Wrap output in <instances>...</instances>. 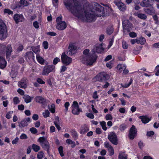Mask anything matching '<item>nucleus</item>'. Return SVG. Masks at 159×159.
<instances>
[{
  "label": "nucleus",
  "mask_w": 159,
  "mask_h": 159,
  "mask_svg": "<svg viewBox=\"0 0 159 159\" xmlns=\"http://www.w3.org/2000/svg\"><path fill=\"white\" fill-rule=\"evenodd\" d=\"M64 3L66 8L75 16L83 22H91L96 20V16H105L104 7L97 3H92L96 11L86 12L84 10L89 6L86 0H64Z\"/></svg>",
  "instance_id": "obj_1"
},
{
  "label": "nucleus",
  "mask_w": 159,
  "mask_h": 159,
  "mask_svg": "<svg viewBox=\"0 0 159 159\" xmlns=\"http://www.w3.org/2000/svg\"><path fill=\"white\" fill-rule=\"evenodd\" d=\"M89 50L86 49L83 52L84 56L82 57V62L88 65H92L97 60V56L95 53L89 52Z\"/></svg>",
  "instance_id": "obj_2"
},
{
  "label": "nucleus",
  "mask_w": 159,
  "mask_h": 159,
  "mask_svg": "<svg viewBox=\"0 0 159 159\" xmlns=\"http://www.w3.org/2000/svg\"><path fill=\"white\" fill-rule=\"evenodd\" d=\"M7 30L5 24L0 19V39L6 38L7 36Z\"/></svg>",
  "instance_id": "obj_3"
},
{
  "label": "nucleus",
  "mask_w": 159,
  "mask_h": 159,
  "mask_svg": "<svg viewBox=\"0 0 159 159\" xmlns=\"http://www.w3.org/2000/svg\"><path fill=\"white\" fill-rule=\"evenodd\" d=\"M42 148L46 150L48 152L49 151L50 146L47 139L44 137H40L38 140Z\"/></svg>",
  "instance_id": "obj_4"
},
{
  "label": "nucleus",
  "mask_w": 159,
  "mask_h": 159,
  "mask_svg": "<svg viewBox=\"0 0 159 159\" xmlns=\"http://www.w3.org/2000/svg\"><path fill=\"white\" fill-rule=\"evenodd\" d=\"M62 17L61 16L57 17L56 19V28L59 30H63L67 27L66 23L64 21H62Z\"/></svg>",
  "instance_id": "obj_5"
},
{
  "label": "nucleus",
  "mask_w": 159,
  "mask_h": 159,
  "mask_svg": "<svg viewBox=\"0 0 159 159\" xmlns=\"http://www.w3.org/2000/svg\"><path fill=\"white\" fill-rule=\"evenodd\" d=\"M0 50L1 53H5L6 52L7 57L9 56L11 52H12V48L10 45H8L6 47L3 44L0 45Z\"/></svg>",
  "instance_id": "obj_6"
},
{
  "label": "nucleus",
  "mask_w": 159,
  "mask_h": 159,
  "mask_svg": "<svg viewBox=\"0 0 159 159\" xmlns=\"http://www.w3.org/2000/svg\"><path fill=\"white\" fill-rule=\"evenodd\" d=\"M107 75L105 73L101 72L97 75L93 79V81H102L107 80L106 77Z\"/></svg>",
  "instance_id": "obj_7"
},
{
  "label": "nucleus",
  "mask_w": 159,
  "mask_h": 159,
  "mask_svg": "<svg viewBox=\"0 0 159 159\" xmlns=\"http://www.w3.org/2000/svg\"><path fill=\"white\" fill-rule=\"evenodd\" d=\"M61 59L62 63L66 65H69L72 62V58L68 57L65 53H62Z\"/></svg>",
  "instance_id": "obj_8"
},
{
  "label": "nucleus",
  "mask_w": 159,
  "mask_h": 159,
  "mask_svg": "<svg viewBox=\"0 0 159 159\" xmlns=\"http://www.w3.org/2000/svg\"><path fill=\"white\" fill-rule=\"evenodd\" d=\"M123 31L124 33L129 32L132 30V24L128 20H124L122 22Z\"/></svg>",
  "instance_id": "obj_9"
},
{
  "label": "nucleus",
  "mask_w": 159,
  "mask_h": 159,
  "mask_svg": "<svg viewBox=\"0 0 159 159\" xmlns=\"http://www.w3.org/2000/svg\"><path fill=\"white\" fill-rule=\"evenodd\" d=\"M72 113L75 115H78L80 113L82 112V109L79 108L78 102L76 101H74L72 105Z\"/></svg>",
  "instance_id": "obj_10"
},
{
  "label": "nucleus",
  "mask_w": 159,
  "mask_h": 159,
  "mask_svg": "<svg viewBox=\"0 0 159 159\" xmlns=\"http://www.w3.org/2000/svg\"><path fill=\"white\" fill-rule=\"evenodd\" d=\"M55 66L53 65L45 66L43 70L42 74L43 75H48L50 72L55 71Z\"/></svg>",
  "instance_id": "obj_11"
},
{
  "label": "nucleus",
  "mask_w": 159,
  "mask_h": 159,
  "mask_svg": "<svg viewBox=\"0 0 159 159\" xmlns=\"http://www.w3.org/2000/svg\"><path fill=\"white\" fill-rule=\"evenodd\" d=\"M108 138L112 143L115 145L118 144L117 136L116 134L114 132H111L108 135Z\"/></svg>",
  "instance_id": "obj_12"
},
{
  "label": "nucleus",
  "mask_w": 159,
  "mask_h": 159,
  "mask_svg": "<svg viewBox=\"0 0 159 159\" xmlns=\"http://www.w3.org/2000/svg\"><path fill=\"white\" fill-rule=\"evenodd\" d=\"M77 47L74 43H71L69 44L67 53L69 55L72 56L76 52Z\"/></svg>",
  "instance_id": "obj_13"
},
{
  "label": "nucleus",
  "mask_w": 159,
  "mask_h": 159,
  "mask_svg": "<svg viewBox=\"0 0 159 159\" xmlns=\"http://www.w3.org/2000/svg\"><path fill=\"white\" fill-rule=\"evenodd\" d=\"M28 83L27 79L25 77L22 78L19 81L17 85L19 87L22 89H25L27 87Z\"/></svg>",
  "instance_id": "obj_14"
},
{
  "label": "nucleus",
  "mask_w": 159,
  "mask_h": 159,
  "mask_svg": "<svg viewBox=\"0 0 159 159\" xmlns=\"http://www.w3.org/2000/svg\"><path fill=\"white\" fill-rule=\"evenodd\" d=\"M137 135V130L134 125H132L130 129L129 137L131 139L134 138Z\"/></svg>",
  "instance_id": "obj_15"
},
{
  "label": "nucleus",
  "mask_w": 159,
  "mask_h": 159,
  "mask_svg": "<svg viewBox=\"0 0 159 159\" xmlns=\"http://www.w3.org/2000/svg\"><path fill=\"white\" fill-rule=\"evenodd\" d=\"M114 3L120 11H124L126 10V8L125 5L121 2L120 0H115L114 1Z\"/></svg>",
  "instance_id": "obj_16"
},
{
  "label": "nucleus",
  "mask_w": 159,
  "mask_h": 159,
  "mask_svg": "<svg viewBox=\"0 0 159 159\" xmlns=\"http://www.w3.org/2000/svg\"><path fill=\"white\" fill-rule=\"evenodd\" d=\"M103 50V49L102 47V44H96L94 47L92 51V52L93 53L96 52L98 53H100Z\"/></svg>",
  "instance_id": "obj_17"
},
{
  "label": "nucleus",
  "mask_w": 159,
  "mask_h": 159,
  "mask_svg": "<svg viewBox=\"0 0 159 159\" xmlns=\"http://www.w3.org/2000/svg\"><path fill=\"white\" fill-rule=\"evenodd\" d=\"M13 18L16 24L20 22H22L24 20V17L22 15L16 14L14 15Z\"/></svg>",
  "instance_id": "obj_18"
},
{
  "label": "nucleus",
  "mask_w": 159,
  "mask_h": 159,
  "mask_svg": "<svg viewBox=\"0 0 159 159\" xmlns=\"http://www.w3.org/2000/svg\"><path fill=\"white\" fill-rule=\"evenodd\" d=\"M7 61L3 57L0 56V68L4 69L7 66Z\"/></svg>",
  "instance_id": "obj_19"
},
{
  "label": "nucleus",
  "mask_w": 159,
  "mask_h": 159,
  "mask_svg": "<svg viewBox=\"0 0 159 159\" xmlns=\"http://www.w3.org/2000/svg\"><path fill=\"white\" fill-rule=\"evenodd\" d=\"M89 130V128L86 125H84L81 126L80 129V133L81 134H84L88 131Z\"/></svg>",
  "instance_id": "obj_20"
},
{
  "label": "nucleus",
  "mask_w": 159,
  "mask_h": 159,
  "mask_svg": "<svg viewBox=\"0 0 159 159\" xmlns=\"http://www.w3.org/2000/svg\"><path fill=\"white\" fill-rule=\"evenodd\" d=\"M36 102L40 103H44L46 102V100L42 96H36L35 98Z\"/></svg>",
  "instance_id": "obj_21"
},
{
  "label": "nucleus",
  "mask_w": 159,
  "mask_h": 159,
  "mask_svg": "<svg viewBox=\"0 0 159 159\" xmlns=\"http://www.w3.org/2000/svg\"><path fill=\"white\" fill-rule=\"evenodd\" d=\"M144 11L147 14L149 15L154 14L155 12L154 8L151 6L149 8L145 9Z\"/></svg>",
  "instance_id": "obj_22"
},
{
  "label": "nucleus",
  "mask_w": 159,
  "mask_h": 159,
  "mask_svg": "<svg viewBox=\"0 0 159 159\" xmlns=\"http://www.w3.org/2000/svg\"><path fill=\"white\" fill-rule=\"evenodd\" d=\"M33 98V97H30L29 95L27 94L24 95L23 97V98L24 99L25 102L26 103L31 102Z\"/></svg>",
  "instance_id": "obj_23"
},
{
  "label": "nucleus",
  "mask_w": 159,
  "mask_h": 159,
  "mask_svg": "<svg viewBox=\"0 0 159 159\" xmlns=\"http://www.w3.org/2000/svg\"><path fill=\"white\" fill-rule=\"evenodd\" d=\"M140 5L143 7H149L151 6L150 1L149 0H143L140 3Z\"/></svg>",
  "instance_id": "obj_24"
},
{
  "label": "nucleus",
  "mask_w": 159,
  "mask_h": 159,
  "mask_svg": "<svg viewBox=\"0 0 159 159\" xmlns=\"http://www.w3.org/2000/svg\"><path fill=\"white\" fill-rule=\"evenodd\" d=\"M116 68L118 70L121 72L126 69V66L125 64H118Z\"/></svg>",
  "instance_id": "obj_25"
},
{
  "label": "nucleus",
  "mask_w": 159,
  "mask_h": 159,
  "mask_svg": "<svg viewBox=\"0 0 159 159\" xmlns=\"http://www.w3.org/2000/svg\"><path fill=\"white\" fill-rule=\"evenodd\" d=\"M139 118L141 119L143 123L146 124L150 120L147 116H142L139 117Z\"/></svg>",
  "instance_id": "obj_26"
},
{
  "label": "nucleus",
  "mask_w": 159,
  "mask_h": 159,
  "mask_svg": "<svg viewBox=\"0 0 159 159\" xmlns=\"http://www.w3.org/2000/svg\"><path fill=\"white\" fill-rule=\"evenodd\" d=\"M127 156L125 152H120L119 155V159H127Z\"/></svg>",
  "instance_id": "obj_27"
},
{
  "label": "nucleus",
  "mask_w": 159,
  "mask_h": 159,
  "mask_svg": "<svg viewBox=\"0 0 159 159\" xmlns=\"http://www.w3.org/2000/svg\"><path fill=\"white\" fill-rule=\"evenodd\" d=\"M36 59L38 62L41 65L43 64L44 63V60L43 59L39 54H37L36 55Z\"/></svg>",
  "instance_id": "obj_28"
},
{
  "label": "nucleus",
  "mask_w": 159,
  "mask_h": 159,
  "mask_svg": "<svg viewBox=\"0 0 159 159\" xmlns=\"http://www.w3.org/2000/svg\"><path fill=\"white\" fill-rule=\"evenodd\" d=\"M71 134L74 139L75 140L77 139L78 138V134L77 132L74 129L71 131Z\"/></svg>",
  "instance_id": "obj_29"
},
{
  "label": "nucleus",
  "mask_w": 159,
  "mask_h": 159,
  "mask_svg": "<svg viewBox=\"0 0 159 159\" xmlns=\"http://www.w3.org/2000/svg\"><path fill=\"white\" fill-rule=\"evenodd\" d=\"M20 127L22 128L27 126L28 125V123H26L24 119L18 123Z\"/></svg>",
  "instance_id": "obj_30"
},
{
  "label": "nucleus",
  "mask_w": 159,
  "mask_h": 159,
  "mask_svg": "<svg viewBox=\"0 0 159 159\" xmlns=\"http://www.w3.org/2000/svg\"><path fill=\"white\" fill-rule=\"evenodd\" d=\"M100 124L103 130L106 131L107 129V128L106 126V123L105 121H102L100 122Z\"/></svg>",
  "instance_id": "obj_31"
},
{
  "label": "nucleus",
  "mask_w": 159,
  "mask_h": 159,
  "mask_svg": "<svg viewBox=\"0 0 159 159\" xmlns=\"http://www.w3.org/2000/svg\"><path fill=\"white\" fill-rule=\"evenodd\" d=\"M32 51L35 54H38V53L40 51V46H38L35 47H33L32 48Z\"/></svg>",
  "instance_id": "obj_32"
},
{
  "label": "nucleus",
  "mask_w": 159,
  "mask_h": 159,
  "mask_svg": "<svg viewBox=\"0 0 159 159\" xmlns=\"http://www.w3.org/2000/svg\"><path fill=\"white\" fill-rule=\"evenodd\" d=\"M25 57L28 58L29 59L32 57H34L33 52L30 51L26 52L25 56Z\"/></svg>",
  "instance_id": "obj_33"
},
{
  "label": "nucleus",
  "mask_w": 159,
  "mask_h": 159,
  "mask_svg": "<svg viewBox=\"0 0 159 159\" xmlns=\"http://www.w3.org/2000/svg\"><path fill=\"white\" fill-rule=\"evenodd\" d=\"M32 148L34 151L37 152L40 150V148L38 145L33 144L32 145Z\"/></svg>",
  "instance_id": "obj_34"
},
{
  "label": "nucleus",
  "mask_w": 159,
  "mask_h": 159,
  "mask_svg": "<svg viewBox=\"0 0 159 159\" xmlns=\"http://www.w3.org/2000/svg\"><path fill=\"white\" fill-rule=\"evenodd\" d=\"M13 101L14 105H17L20 103V100L17 97H15L13 98Z\"/></svg>",
  "instance_id": "obj_35"
},
{
  "label": "nucleus",
  "mask_w": 159,
  "mask_h": 159,
  "mask_svg": "<svg viewBox=\"0 0 159 159\" xmlns=\"http://www.w3.org/2000/svg\"><path fill=\"white\" fill-rule=\"evenodd\" d=\"M138 17L142 19H145L147 18V16L144 14L139 13L137 14Z\"/></svg>",
  "instance_id": "obj_36"
},
{
  "label": "nucleus",
  "mask_w": 159,
  "mask_h": 159,
  "mask_svg": "<svg viewBox=\"0 0 159 159\" xmlns=\"http://www.w3.org/2000/svg\"><path fill=\"white\" fill-rule=\"evenodd\" d=\"M44 153L43 151H40L38 152L37 155V157L38 159H42Z\"/></svg>",
  "instance_id": "obj_37"
},
{
  "label": "nucleus",
  "mask_w": 159,
  "mask_h": 159,
  "mask_svg": "<svg viewBox=\"0 0 159 159\" xmlns=\"http://www.w3.org/2000/svg\"><path fill=\"white\" fill-rule=\"evenodd\" d=\"M138 41L139 42L138 44L140 43L142 45L146 41L145 39L143 37L140 38L139 39H138Z\"/></svg>",
  "instance_id": "obj_38"
},
{
  "label": "nucleus",
  "mask_w": 159,
  "mask_h": 159,
  "mask_svg": "<svg viewBox=\"0 0 159 159\" xmlns=\"http://www.w3.org/2000/svg\"><path fill=\"white\" fill-rule=\"evenodd\" d=\"M113 28L112 27H109L107 29V33L109 34H111L113 31Z\"/></svg>",
  "instance_id": "obj_39"
},
{
  "label": "nucleus",
  "mask_w": 159,
  "mask_h": 159,
  "mask_svg": "<svg viewBox=\"0 0 159 159\" xmlns=\"http://www.w3.org/2000/svg\"><path fill=\"white\" fill-rule=\"evenodd\" d=\"M105 119L107 120H111L113 119V117L111 114H108L105 116Z\"/></svg>",
  "instance_id": "obj_40"
},
{
  "label": "nucleus",
  "mask_w": 159,
  "mask_h": 159,
  "mask_svg": "<svg viewBox=\"0 0 159 159\" xmlns=\"http://www.w3.org/2000/svg\"><path fill=\"white\" fill-rule=\"evenodd\" d=\"M4 12L5 14L7 13L8 15H12L13 12L9 9H5L4 10Z\"/></svg>",
  "instance_id": "obj_41"
},
{
  "label": "nucleus",
  "mask_w": 159,
  "mask_h": 159,
  "mask_svg": "<svg viewBox=\"0 0 159 159\" xmlns=\"http://www.w3.org/2000/svg\"><path fill=\"white\" fill-rule=\"evenodd\" d=\"M13 113V111L8 112L6 115V117L8 119H10L11 118Z\"/></svg>",
  "instance_id": "obj_42"
},
{
  "label": "nucleus",
  "mask_w": 159,
  "mask_h": 159,
  "mask_svg": "<svg viewBox=\"0 0 159 159\" xmlns=\"http://www.w3.org/2000/svg\"><path fill=\"white\" fill-rule=\"evenodd\" d=\"M50 113L48 110H46L44 112H43V115L45 118H47L49 116Z\"/></svg>",
  "instance_id": "obj_43"
},
{
  "label": "nucleus",
  "mask_w": 159,
  "mask_h": 159,
  "mask_svg": "<svg viewBox=\"0 0 159 159\" xmlns=\"http://www.w3.org/2000/svg\"><path fill=\"white\" fill-rule=\"evenodd\" d=\"M49 110L52 113L55 112V106L54 104H52L51 105V107L49 108Z\"/></svg>",
  "instance_id": "obj_44"
},
{
  "label": "nucleus",
  "mask_w": 159,
  "mask_h": 159,
  "mask_svg": "<svg viewBox=\"0 0 159 159\" xmlns=\"http://www.w3.org/2000/svg\"><path fill=\"white\" fill-rule=\"evenodd\" d=\"M20 2V3L24 6H27L29 4V3L25 0H21Z\"/></svg>",
  "instance_id": "obj_45"
},
{
  "label": "nucleus",
  "mask_w": 159,
  "mask_h": 159,
  "mask_svg": "<svg viewBox=\"0 0 159 159\" xmlns=\"http://www.w3.org/2000/svg\"><path fill=\"white\" fill-rule=\"evenodd\" d=\"M58 151L61 157L64 156V154L63 152V147L62 146H60L58 148Z\"/></svg>",
  "instance_id": "obj_46"
},
{
  "label": "nucleus",
  "mask_w": 159,
  "mask_h": 159,
  "mask_svg": "<svg viewBox=\"0 0 159 159\" xmlns=\"http://www.w3.org/2000/svg\"><path fill=\"white\" fill-rule=\"evenodd\" d=\"M70 106V103L69 102H66L64 104V107H65V109L64 110L66 112L68 110V107Z\"/></svg>",
  "instance_id": "obj_47"
},
{
  "label": "nucleus",
  "mask_w": 159,
  "mask_h": 159,
  "mask_svg": "<svg viewBox=\"0 0 159 159\" xmlns=\"http://www.w3.org/2000/svg\"><path fill=\"white\" fill-rule=\"evenodd\" d=\"M60 61V59L59 58L56 57L55 58L53 61V64L54 65L57 64L58 62Z\"/></svg>",
  "instance_id": "obj_48"
},
{
  "label": "nucleus",
  "mask_w": 159,
  "mask_h": 159,
  "mask_svg": "<svg viewBox=\"0 0 159 159\" xmlns=\"http://www.w3.org/2000/svg\"><path fill=\"white\" fill-rule=\"evenodd\" d=\"M30 131L33 134H36L37 132V129L34 127H32L30 129Z\"/></svg>",
  "instance_id": "obj_49"
},
{
  "label": "nucleus",
  "mask_w": 159,
  "mask_h": 159,
  "mask_svg": "<svg viewBox=\"0 0 159 159\" xmlns=\"http://www.w3.org/2000/svg\"><path fill=\"white\" fill-rule=\"evenodd\" d=\"M109 152V155L110 156L113 155L114 154V150L112 147L108 149Z\"/></svg>",
  "instance_id": "obj_50"
},
{
  "label": "nucleus",
  "mask_w": 159,
  "mask_h": 159,
  "mask_svg": "<svg viewBox=\"0 0 159 159\" xmlns=\"http://www.w3.org/2000/svg\"><path fill=\"white\" fill-rule=\"evenodd\" d=\"M122 47L124 49H127L128 47V45L126 42L125 41L122 42Z\"/></svg>",
  "instance_id": "obj_51"
},
{
  "label": "nucleus",
  "mask_w": 159,
  "mask_h": 159,
  "mask_svg": "<svg viewBox=\"0 0 159 159\" xmlns=\"http://www.w3.org/2000/svg\"><path fill=\"white\" fill-rule=\"evenodd\" d=\"M86 115L88 117L91 119H93L94 118V115L92 113H86Z\"/></svg>",
  "instance_id": "obj_52"
},
{
  "label": "nucleus",
  "mask_w": 159,
  "mask_h": 159,
  "mask_svg": "<svg viewBox=\"0 0 159 159\" xmlns=\"http://www.w3.org/2000/svg\"><path fill=\"white\" fill-rule=\"evenodd\" d=\"M17 92L21 95L23 96L24 95V92L23 90L20 89H18L17 90Z\"/></svg>",
  "instance_id": "obj_53"
},
{
  "label": "nucleus",
  "mask_w": 159,
  "mask_h": 159,
  "mask_svg": "<svg viewBox=\"0 0 159 159\" xmlns=\"http://www.w3.org/2000/svg\"><path fill=\"white\" fill-rule=\"evenodd\" d=\"M113 63L112 61H110L107 63L106 64V66L108 68L111 69Z\"/></svg>",
  "instance_id": "obj_54"
},
{
  "label": "nucleus",
  "mask_w": 159,
  "mask_h": 159,
  "mask_svg": "<svg viewBox=\"0 0 159 159\" xmlns=\"http://www.w3.org/2000/svg\"><path fill=\"white\" fill-rule=\"evenodd\" d=\"M54 123L55 126L59 125L60 122L58 117L56 118L55 120L54 121Z\"/></svg>",
  "instance_id": "obj_55"
},
{
  "label": "nucleus",
  "mask_w": 159,
  "mask_h": 159,
  "mask_svg": "<svg viewBox=\"0 0 159 159\" xmlns=\"http://www.w3.org/2000/svg\"><path fill=\"white\" fill-rule=\"evenodd\" d=\"M43 46L45 49H47L48 48V43L47 41H44L43 43Z\"/></svg>",
  "instance_id": "obj_56"
},
{
  "label": "nucleus",
  "mask_w": 159,
  "mask_h": 159,
  "mask_svg": "<svg viewBox=\"0 0 159 159\" xmlns=\"http://www.w3.org/2000/svg\"><path fill=\"white\" fill-rule=\"evenodd\" d=\"M25 108L23 104L19 105L18 106V108L19 110L23 111Z\"/></svg>",
  "instance_id": "obj_57"
},
{
  "label": "nucleus",
  "mask_w": 159,
  "mask_h": 159,
  "mask_svg": "<svg viewBox=\"0 0 159 159\" xmlns=\"http://www.w3.org/2000/svg\"><path fill=\"white\" fill-rule=\"evenodd\" d=\"M129 35L131 38H135L136 37L137 34L135 32H133L129 33Z\"/></svg>",
  "instance_id": "obj_58"
},
{
  "label": "nucleus",
  "mask_w": 159,
  "mask_h": 159,
  "mask_svg": "<svg viewBox=\"0 0 159 159\" xmlns=\"http://www.w3.org/2000/svg\"><path fill=\"white\" fill-rule=\"evenodd\" d=\"M126 126L125 125L123 124L120 125V129L121 131H124L126 128Z\"/></svg>",
  "instance_id": "obj_59"
},
{
  "label": "nucleus",
  "mask_w": 159,
  "mask_h": 159,
  "mask_svg": "<svg viewBox=\"0 0 159 159\" xmlns=\"http://www.w3.org/2000/svg\"><path fill=\"white\" fill-rule=\"evenodd\" d=\"M104 145H105V147L106 148H107L108 149L110 148H111L112 147L110 144L109 143L107 142H106L104 143Z\"/></svg>",
  "instance_id": "obj_60"
},
{
  "label": "nucleus",
  "mask_w": 159,
  "mask_h": 159,
  "mask_svg": "<svg viewBox=\"0 0 159 159\" xmlns=\"http://www.w3.org/2000/svg\"><path fill=\"white\" fill-rule=\"evenodd\" d=\"M133 82L132 79H131L130 80L129 83L128 84H125V85L123 86L122 87L125 88H127L129 87Z\"/></svg>",
  "instance_id": "obj_61"
},
{
  "label": "nucleus",
  "mask_w": 159,
  "mask_h": 159,
  "mask_svg": "<svg viewBox=\"0 0 159 159\" xmlns=\"http://www.w3.org/2000/svg\"><path fill=\"white\" fill-rule=\"evenodd\" d=\"M98 95L97 94V92L96 91H95L93 93V98L94 99H97L98 98Z\"/></svg>",
  "instance_id": "obj_62"
},
{
  "label": "nucleus",
  "mask_w": 159,
  "mask_h": 159,
  "mask_svg": "<svg viewBox=\"0 0 159 159\" xmlns=\"http://www.w3.org/2000/svg\"><path fill=\"white\" fill-rule=\"evenodd\" d=\"M155 70H156L155 75L158 76L159 75V65H158L156 67Z\"/></svg>",
  "instance_id": "obj_63"
},
{
  "label": "nucleus",
  "mask_w": 159,
  "mask_h": 159,
  "mask_svg": "<svg viewBox=\"0 0 159 159\" xmlns=\"http://www.w3.org/2000/svg\"><path fill=\"white\" fill-rule=\"evenodd\" d=\"M152 47L155 48H159V42L157 43L153 44Z\"/></svg>",
  "instance_id": "obj_64"
}]
</instances>
